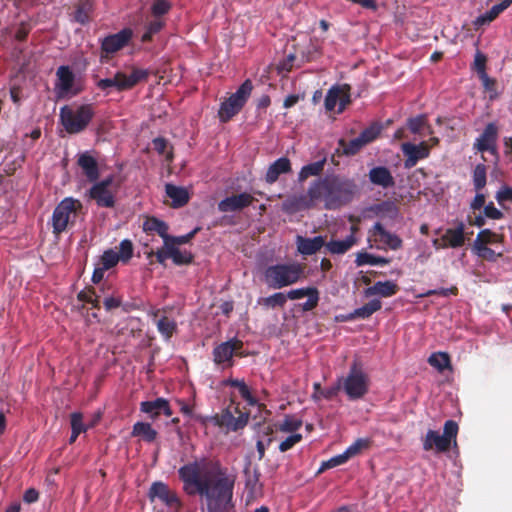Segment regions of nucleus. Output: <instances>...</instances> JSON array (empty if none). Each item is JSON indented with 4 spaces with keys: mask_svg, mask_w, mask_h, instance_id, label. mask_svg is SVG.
<instances>
[{
    "mask_svg": "<svg viewBox=\"0 0 512 512\" xmlns=\"http://www.w3.org/2000/svg\"><path fill=\"white\" fill-rule=\"evenodd\" d=\"M178 474L188 495L198 493L207 499L208 512H229L235 481L219 461L204 457L183 465Z\"/></svg>",
    "mask_w": 512,
    "mask_h": 512,
    "instance_id": "obj_1",
    "label": "nucleus"
},
{
    "mask_svg": "<svg viewBox=\"0 0 512 512\" xmlns=\"http://www.w3.org/2000/svg\"><path fill=\"white\" fill-rule=\"evenodd\" d=\"M357 185L353 179L331 175L311 183V193L328 210L338 209L353 199Z\"/></svg>",
    "mask_w": 512,
    "mask_h": 512,
    "instance_id": "obj_2",
    "label": "nucleus"
},
{
    "mask_svg": "<svg viewBox=\"0 0 512 512\" xmlns=\"http://www.w3.org/2000/svg\"><path fill=\"white\" fill-rule=\"evenodd\" d=\"M94 116L92 104H82L76 108L64 105L59 113L60 123L68 134H79L86 130Z\"/></svg>",
    "mask_w": 512,
    "mask_h": 512,
    "instance_id": "obj_3",
    "label": "nucleus"
},
{
    "mask_svg": "<svg viewBox=\"0 0 512 512\" xmlns=\"http://www.w3.org/2000/svg\"><path fill=\"white\" fill-rule=\"evenodd\" d=\"M304 272L299 263H279L264 270V281L268 287L281 289L298 282Z\"/></svg>",
    "mask_w": 512,
    "mask_h": 512,
    "instance_id": "obj_4",
    "label": "nucleus"
},
{
    "mask_svg": "<svg viewBox=\"0 0 512 512\" xmlns=\"http://www.w3.org/2000/svg\"><path fill=\"white\" fill-rule=\"evenodd\" d=\"M82 202L73 197H66L55 207L52 214L53 233L59 235L69 226H73L82 212Z\"/></svg>",
    "mask_w": 512,
    "mask_h": 512,
    "instance_id": "obj_5",
    "label": "nucleus"
},
{
    "mask_svg": "<svg viewBox=\"0 0 512 512\" xmlns=\"http://www.w3.org/2000/svg\"><path fill=\"white\" fill-rule=\"evenodd\" d=\"M458 430V424L454 420H447L444 423L442 435L438 431L429 429L422 439L423 450H435L436 453L449 451L452 444H457Z\"/></svg>",
    "mask_w": 512,
    "mask_h": 512,
    "instance_id": "obj_6",
    "label": "nucleus"
},
{
    "mask_svg": "<svg viewBox=\"0 0 512 512\" xmlns=\"http://www.w3.org/2000/svg\"><path fill=\"white\" fill-rule=\"evenodd\" d=\"M150 72L147 69L132 67L131 74L116 72L111 78H104L97 81L96 86L102 91L109 93L111 88L117 91H126L132 89L138 83L147 81Z\"/></svg>",
    "mask_w": 512,
    "mask_h": 512,
    "instance_id": "obj_7",
    "label": "nucleus"
},
{
    "mask_svg": "<svg viewBox=\"0 0 512 512\" xmlns=\"http://www.w3.org/2000/svg\"><path fill=\"white\" fill-rule=\"evenodd\" d=\"M252 90V81L246 79L235 93L221 103L218 116L222 123H227L240 112L251 95Z\"/></svg>",
    "mask_w": 512,
    "mask_h": 512,
    "instance_id": "obj_8",
    "label": "nucleus"
},
{
    "mask_svg": "<svg viewBox=\"0 0 512 512\" xmlns=\"http://www.w3.org/2000/svg\"><path fill=\"white\" fill-rule=\"evenodd\" d=\"M343 388L350 400L364 397L369 389L368 375L363 371L361 363L354 361L344 380Z\"/></svg>",
    "mask_w": 512,
    "mask_h": 512,
    "instance_id": "obj_9",
    "label": "nucleus"
},
{
    "mask_svg": "<svg viewBox=\"0 0 512 512\" xmlns=\"http://www.w3.org/2000/svg\"><path fill=\"white\" fill-rule=\"evenodd\" d=\"M93 185L88 191L89 197L96 202L99 207L113 208L116 200L115 196L120 187L115 183V176L109 175L101 181L92 182Z\"/></svg>",
    "mask_w": 512,
    "mask_h": 512,
    "instance_id": "obj_10",
    "label": "nucleus"
},
{
    "mask_svg": "<svg viewBox=\"0 0 512 512\" xmlns=\"http://www.w3.org/2000/svg\"><path fill=\"white\" fill-rule=\"evenodd\" d=\"M243 347V341L237 337L230 338L225 342L217 344L212 351L213 362L216 365L221 366L222 369L232 367L234 365V356H246L243 352Z\"/></svg>",
    "mask_w": 512,
    "mask_h": 512,
    "instance_id": "obj_11",
    "label": "nucleus"
},
{
    "mask_svg": "<svg viewBox=\"0 0 512 512\" xmlns=\"http://www.w3.org/2000/svg\"><path fill=\"white\" fill-rule=\"evenodd\" d=\"M133 37L131 28H123L117 33L109 34L100 41V62L108 63L113 56L126 47Z\"/></svg>",
    "mask_w": 512,
    "mask_h": 512,
    "instance_id": "obj_12",
    "label": "nucleus"
},
{
    "mask_svg": "<svg viewBox=\"0 0 512 512\" xmlns=\"http://www.w3.org/2000/svg\"><path fill=\"white\" fill-rule=\"evenodd\" d=\"M498 127L495 123H488L481 135L476 139L473 148L481 153L488 152L494 157V163L499 161L497 150Z\"/></svg>",
    "mask_w": 512,
    "mask_h": 512,
    "instance_id": "obj_13",
    "label": "nucleus"
},
{
    "mask_svg": "<svg viewBox=\"0 0 512 512\" xmlns=\"http://www.w3.org/2000/svg\"><path fill=\"white\" fill-rule=\"evenodd\" d=\"M148 497L151 501L159 499L167 507L176 511H178L182 506V502L177 493L171 490L168 485L162 481L152 483L148 492Z\"/></svg>",
    "mask_w": 512,
    "mask_h": 512,
    "instance_id": "obj_14",
    "label": "nucleus"
},
{
    "mask_svg": "<svg viewBox=\"0 0 512 512\" xmlns=\"http://www.w3.org/2000/svg\"><path fill=\"white\" fill-rule=\"evenodd\" d=\"M350 100V86L348 84L332 86L325 97L324 105L326 110L333 111L337 104L338 113L344 111Z\"/></svg>",
    "mask_w": 512,
    "mask_h": 512,
    "instance_id": "obj_15",
    "label": "nucleus"
},
{
    "mask_svg": "<svg viewBox=\"0 0 512 512\" xmlns=\"http://www.w3.org/2000/svg\"><path fill=\"white\" fill-rule=\"evenodd\" d=\"M401 150L406 156L404 166L407 169L413 168L419 160L427 158L430 154V147L425 141L418 145L410 142L402 143Z\"/></svg>",
    "mask_w": 512,
    "mask_h": 512,
    "instance_id": "obj_16",
    "label": "nucleus"
},
{
    "mask_svg": "<svg viewBox=\"0 0 512 512\" xmlns=\"http://www.w3.org/2000/svg\"><path fill=\"white\" fill-rule=\"evenodd\" d=\"M254 200L255 198L247 192L232 194L218 202L217 208L222 213L237 212L250 206Z\"/></svg>",
    "mask_w": 512,
    "mask_h": 512,
    "instance_id": "obj_17",
    "label": "nucleus"
},
{
    "mask_svg": "<svg viewBox=\"0 0 512 512\" xmlns=\"http://www.w3.org/2000/svg\"><path fill=\"white\" fill-rule=\"evenodd\" d=\"M318 202L317 198H314L311 193V186L308 188L306 194L293 195L288 197L283 202V210L289 214L309 209Z\"/></svg>",
    "mask_w": 512,
    "mask_h": 512,
    "instance_id": "obj_18",
    "label": "nucleus"
},
{
    "mask_svg": "<svg viewBox=\"0 0 512 512\" xmlns=\"http://www.w3.org/2000/svg\"><path fill=\"white\" fill-rule=\"evenodd\" d=\"M55 93L58 99L64 98L74 84L75 76L69 66H60L56 72Z\"/></svg>",
    "mask_w": 512,
    "mask_h": 512,
    "instance_id": "obj_19",
    "label": "nucleus"
},
{
    "mask_svg": "<svg viewBox=\"0 0 512 512\" xmlns=\"http://www.w3.org/2000/svg\"><path fill=\"white\" fill-rule=\"evenodd\" d=\"M77 165L81 168L89 182H95L99 179L100 172L98 162L88 151L78 155Z\"/></svg>",
    "mask_w": 512,
    "mask_h": 512,
    "instance_id": "obj_20",
    "label": "nucleus"
},
{
    "mask_svg": "<svg viewBox=\"0 0 512 512\" xmlns=\"http://www.w3.org/2000/svg\"><path fill=\"white\" fill-rule=\"evenodd\" d=\"M441 240L443 241V246H448V248L462 247L466 241L465 224L462 221H458L455 228L446 229Z\"/></svg>",
    "mask_w": 512,
    "mask_h": 512,
    "instance_id": "obj_21",
    "label": "nucleus"
},
{
    "mask_svg": "<svg viewBox=\"0 0 512 512\" xmlns=\"http://www.w3.org/2000/svg\"><path fill=\"white\" fill-rule=\"evenodd\" d=\"M369 181L383 189L392 188L395 185L394 177L390 170L385 166H376L370 169L368 173Z\"/></svg>",
    "mask_w": 512,
    "mask_h": 512,
    "instance_id": "obj_22",
    "label": "nucleus"
},
{
    "mask_svg": "<svg viewBox=\"0 0 512 512\" xmlns=\"http://www.w3.org/2000/svg\"><path fill=\"white\" fill-rule=\"evenodd\" d=\"M296 245L300 254L310 256L317 253L325 246V237L321 235L313 238L297 236Z\"/></svg>",
    "mask_w": 512,
    "mask_h": 512,
    "instance_id": "obj_23",
    "label": "nucleus"
},
{
    "mask_svg": "<svg viewBox=\"0 0 512 512\" xmlns=\"http://www.w3.org/2000/svg\"><path fill=\"white\" fill-rule=\"evenodd\" d=\"M245 487L249 499H254L262 493V484L260 483V472L258 468L251 470L250 464L244 469Z\"/></svg>",
    "mask_w": 512,
    "mask_h": 512,
    "instance_id": "obj_24",
    "label": "nucleus"
},
{
    "mask_svg": "<svg viewBox=\"0 0 512 512\" xmlns=\"http://www.w3.org/2000/svg\"><path fill=\"white\" fill-rule=\"evenodd\" d=\"M399 291V286L390 280L378 281L373 286H370L364 290L366 297L379 295L384 298L392 297Z\"/></svg>",
    "mask_w": 512,
    "mask_h": 512,
    "instance_id": "obj_25",
    "label": "nucleus"
},
{
    "mask_svg": "<svg viewBox=\"0 0 512 512\" xmlns=\"http://www.w3.org/2000/svg\"><path fill=\"white\" fill-rule=\"evenodd\" d=\"M370 232L375 237L380 236V240L391 250H398L403 245L402 239L398 235L387 231L380 222L375 223Z\"/></svg>",
    "mask_w": 512,
    "mask_h": 512,
    "instance_id": "obj_26",
    "label": "nucleus"
},
{
    "mask_svg": "<svg viewBox=\"0 0 512 512\" xmlns=\"http://www.w3.org/2000/svg\"><path fill=\"white\" fill-rule=\"evenodd\" d=\"M291 169L290 160L287 157H281L270 164L265 175V180L267 183L272 184L278 180L280 175L289 173Z\"/></svg>",
    "mask_w": 512,
    "mask_h": 512,
    "instance_id": "obj_27",
    "label": "nucleus"
},
{
    "mask_svg": "<svg viewBox=\"0 0 512 512\" xmlns=\"http://www.w3.org/2000/svg\"><path fill=\"white\" fill-rule=\"evenodd\" d=\"M512 4V0H502L500 3L493 5L484 14H481L474 21V25L479 27L490 24L494 21L503 11H505Z\"/></svg>",
    "mask_w": 512,
    "mask_h": 512,
    "instance_id": "obj_28",
    "label": "nucleus"
},
{
    "mask_svg": "<svg viewBox=\"0 0 512 512\" xmlns=\"http://www.w3.org/2000/svg\"><path fill=\"white\" fill-rule=\"evenodd\" d=\"M166 195L172 200L171 207L181 208L185 206L190 196L188 191L184 187L175 186L173 184H166L165 186Z\"/></svg>",
    "mask_w": 512,
    "mask_h": 512,
    "instance_id": "obj_29",
    "label": "nucleus"
},
{
    "mask_svg": "<svg viewBox=\"0 0 512 512\" xmlns=\"http://www.w3.org/2000/svg\"><path fill=\"white\" fill-rule=\"evenodd\" d=\"M382 307V302L379 299H373L362 307L355 309L344 317L346 321H352L355 319H367L375 312L379 311Z\"/></svg>",
    "mask_w": 512,
    "mask_h": 512,
    "instance_id": "obj_30",
    "label": "nucleus"
},
{
    "mask_svg": "<svg viewBox=\"0 0 512 512\" xmlns=\"http://www.w3.org/2000/svg\"><path fill=\"white\" fill-rule=\"evenodd\" d=\"M143 230L147 234H158L163 239L164 245L167 244L169 226L166 222L156 217H148L143 223Z\"/></svg>",
    "mask_w": 512,
    "mask_h": 512,
    "instance_id": "obj_31",
    "label": "nucleus"
},
{
    "mask_svg": "<svg viewBox=\"0 0 512 512\" xmlns=\"http://www.w3.org/2000/svg\"><path fill=\"white\" fill-rule=\"evenodd\" d=\"M92 11V0H77L74 4L73 20L81 25H85L90 22Z\"/></svg>",
    "mask_w": 512,
    "mask_h": 512,
    "instance_id": "obj_32",
    "label": "nucleus"
},
{
    "mask_svg": "<svg viewBox=\"0 0 512 512\" xmlns=\"http://www.w3.org/2000/svg\"><path fill=\"white\" fill-rule=\"evenodd\" d=\"M357 243V238L348 235L344 240L325 241L326 250L333 255H342L349 251Z\"/></svg>",
    "mask_w": 512,
    "mask_h": 512,
    "instance_id": "obj_33",
    "label": "nucleus"
},
{
    "mask_svg": "<svg viewBox=\"0 0 512 512\" xmlns=\"http://www.w3.org/2000/svg\"><path fill=\"white\" fill-rule=\"evenodd\" d=\"M488 241L485 240L484 243L480 242V237L476 238L473 243L472 250L473 252L481 259L496 262L499 258L503 256L502 252H495L493 249L488 247Z\"/></svg>",
    "mask_w": 512,
    "mask_h": 512,
    "instance_id": "obj_34",
    "label": "nucleus"
},
{
    "mask_svg": "<svg viewBox=\"0 0 512 512\" xmlns=\"http://www.w3.org/2000/svg\"><path fill=\"white\" fill-rule=\"evenodd\" d=\"M248 419V413H240L237 417H235L230 411L227 410L221 415L220 424L226 426L232 431H237L247 425Z\"/></svg>",
    "mask_w": 512,
    "mask_h": 512,
    "instance_id": "obj_35",
    "label": "nucleus"
},
{
    "mask_svg": "<svg viewBox=\"0 0 512 512\" xmlns=\"http://www.w3.org/2000/svg\"><path fill=\"white\" fill-rule=\"evenodd\" d=\"M131 435L133 437H142L146 442H153L157 438V431L149 423L136 422L133 425Z\"/></svg>",
    "mask_w": 512,
    "mask_h": 512,
    "instance_id": "obj_36",
    "label": "nucleus"
},
{
    "mask_svg": "<svg viewBox=\"0 0 512 512\" xmlns=\"http://www.w3.org/2000/svg\"><path fill=\"white\" fill-rule=\"evenodd\" d=\"M365 145L362 143L361 139L358 137L346 141L345 139H340L338 141V148L336 152L338 154H343L346 156H352L357 154Z\"/></svg>",
    "mask_w": 512,
    "mask_h": 512,
    "instance_id": "obj_37",
    "label": "nucleus"
},
{
    "mask_svg": "<svg viewBox=\"0 0 512 512\" xmlns=\"http://www.w3.org/2000/svg\"><path fill=\"white\" fill-rule=\"evenodd\" d=\"M223 384L225 386H231V387H235L238 389L241 397L251 406H254L257 404V400L255 397H253V395L251 394L250 392V389L249 387L246 385V383L244 382V380H239V379H233V378H229V379H226L224 380Z\"/></svg>",
    "mask_w": 512,
    "mask_h": 512,
    "instance_id": "obj_38",
    "label": "nucleus"
},
{
    "mask_svg": "<svg viewBox=\"0 0 512 512\" xmlns=\"http://www.w3.org/2000/svg\"><path fill=\"white\" fill-rule=\"evenodd\" d=\"M325 164H326V157H322L318 161L304 165L299 172V176H298L299 181H304L311 176L320 175L324 170Z\"/></svg>",
    "mask_w": 512,
    "mask_h": 512,
    "instance_id": "obj_39",
    "label": "nucleus"
},
{
    "mask_svg": "<svg viewBox=\"0 0 512 512\" xmlns=\"http://www.w3.org/2000/svg\"><path fill=\"white\" fill-rule=\"evenodd\" d=\"M428 363L439 372H443L446 369H451L450 356L446 352L432 353L428 358Z\"/></svg>",
    "mask_w": 512,
    "mask_h": 512,
    "instance_id": "obj_40",
    "label": "nucleus"
},
{
    "mask_svg": "<svg viewBox=\"0 0 512 512\" xmlns=\"http://www.w3.org/2000/svg\"><path fill=\"white\" fill-rule=\"evenodd\" d=\"M159 333L164 337L165 340H169L177 330V323L174 319H170L167 316H162L156 322Z\"/></svg>",
    "mask_w": 512,
    "mask_h": 512,
    "instance_id": "obj_41",
    "label": "nucleus"
},
{
    "mask_svg": "<svg viewBox=\"0 0 512 512\" xmlns=\"http://www.w3.org/2000/svg\"><path fill=\"white\" fill-rule=\"evenodd\" d=\"M355 263L357 266L363 265H387L390 263L388 258L376 256L367 252H359L357 254Z\"/></svg>",
    "mask_w": 512,
    "mask_h": 512,
    "instance_id": "obj_42",
    "label": "nucleus"
},
{
    "mask_svg": "<svg viewBox=\"0 0 512 512\" xmlns=\"http://www.w3.org/2000/svg\"><path fill=\"white\" fill-rule=\"evenodd\" d=\"M169 250L170 258L176 265H186L193 262L194 256L191 252L181 251L175 246H164Z\"/></svg>",
    "mask_w": 512,
    "mask_h": 512,
    "instance_id": "obj_43",
    "label": "nucleus"
},
{
    "mask_svg": "<svg viewBox=\"0 0 512 512\" xmlns=\"http://www.w3.org/2000/svg\"><path fill=\"white\" fill-rule=\"evenodd\" d=\"M165 405V398H157L153 401H143L140 404V410L144 413L150 414L152 419H156Z\"/></svg>",
    "mask_w": 512,
    "mask_h": 512,
    "instance_id": "obj_44",
    "label": "nucleus"
},
{
    "mask_svg": "<svg viewBox=\"0 0 512 512\" xmlns=\"http://www.w3.org/2000/svg\"><path fill=\"white\" fill-rule=\"evenodd\" d=\"M473 185L477 192L481 191L487 183V168L484 164H477L473 170Z\"/></svg>",
    "mask_w": 512,
    "mask_h": 512,
    "instance_id": "obj_45",
    "label": "nucleus"
},
{
    "mask_svg": "<svg viewBox=\"0 0 512 512\" xmlns=\"http://www.w3.org/2000/svg\"><path fill=\"white\" fill-rule=\"evenodd\" d=\"M164 25H165L164 21H162L160 19H155V20L150 21L145 27V32L143 33V35L141 37V41L143 43L152 41L153 36L155 34L159 33L162 30V28L164 27Z\"/></svg>",
    "mask_w": 512,
    "mask_h": 512,
    "instance_id": "obj_46",
    "label": "nucleus"
},
{
    "mask_svg": "<svg viewBox=\"0 0 512 512\" xmlns=\"http://www.w3.org/2000/svg\"><path fill=\"white\" fill-rule=\"evenodd\" d=\"M287 302V297L282 292L274 293L265 298H261L259 300V304L265 306L266 308H276V307H284Z\"/></svg>",
    "mask_w": 512,
    "mask_h": 512,
    "instance_id": "obj_47",
    "label": "nucleus"
},
{
    "mask_svg": "<svg viewBox=\"0 0 512 512\" xmlns=\"http://www.w3.org/2000/svg\"><path fill=\"white\" fill-rule=\"evenodd\" d=\"M371 443L372 441L369 438H359L345 450L346 455L352 458L360 454L363 450L368 449Z\"/></svg>",
    "mask_w": 512,
    "mask_h": 512,
    "instance_id": "obj_48",
    "label": "nucleus"
},
{
    "mask_svg": "<svg viewBox=\"0 0 512 512\" xmlns=\"http://www.w3.org/2000/svg\"><path fill=\"white\" fill-rule=\"evenodd\" d=\"M119 261L120 257H118V253L112 249H108L104 251L100 257L99 265H101L103 269L109 270L116 266Z\"/></svg>",
    "mask_w": 512,
    "mask_h": 512,
    "instance_id": "obj_49",
    "label": "nucleus"
},
{
    "mask_svg": "<svg viewBox=\"0 0 512 512\" xmlns=\"http://www.w3.org/2000/svg\"><path fill=\"white\" fill-rule=\"evenodd\" d=\"M199 230H200V228L197 227L194 230H192L191 232H189L185 235H182V236L168 235L167 244H165L164 246H175L176 247V245H182V244L189 243L194 238V236L198 233Z\"/></svg>",
    "mask_w": 512,
    "mask_h": 512,
    "instance_id": "obj_50",
    "label": "nucleus"
},
{
    "mask_svg": "<svg viewBox=\"0 0 512 512\" xmlns=\"http://www.w3.org/2000/svg\"><path fill=\"white\" fill-rule=\"evenodd\" d=\"M381 132V127L377 124H373L369 126L368 128L364 129L360 135L359 138L361 139L362 143L364 145L374 141L378 135Z\"/></svg>",
    "mask_w": 512,
    "mask_h": 512,
    "instance_id": "obj_51",
    "label": "nucleus"
},
{
    "mask_svg": "<svg viewBox=\"0 0 512 512\" xmlns=\"http://www.w3.org/2000/svg\"><path fill=\"white\" fill-rule=\"evenodd\" d=\"M482 82L485 92L489 94V99L491 101L495 100L498 97L497 92V82L494 78H491L487 75L479 78Z\"/></svg>",
    "mask_w": 512,
    "mask_h": 512,
    "instance_id": "obj_52",
    "label": "nucleus"
},
{
    "mask_svg": "<svg viewBox=\"0 0 512 512\" xmlns=\"http://www.w3.org/2000/svg\"><path fill=\"white\" fill-rule=\"evenodd\" d=\"M480 237V242L481 243H484L485 240H489L488 241V245L489 244H494V243H503L504 242V235L503 234H497L495 232H493L492 230L490 229H483L481 230L476 238H479Z\"/></svg>",
    "mask_w": 512,
    "mask_h": 512,
    "instance_id": "obj_53",
    "label": "nucleus"
},
{
    "mask_svg": "<svg viewBox=\"0 0 512 512\" xmlns=\"http://www.w3.org/2000/svg\"><path fill=\"white\" fill-rule=\"evenodd\" d=\"M313 387L315 390L313 397L315 399H319L320 397H323L327 400H331L337 395L338 390H339V387H330V388L322 389L320 383H314Z\"/></svg>",
    "mask_w": 512,
    "mask_h": 512,
    "instance_id": "obj_54",
    "label": "nucleus"
},
{
    "mask_svg": "<svg viewBox=\"0 0 512 512\" xmlns=\"http://www.w3.org/2000/svg\"><path fill=\"white\" fill-rule=\"evenodd\" d=\"M302 426V421L291 416H286L278 428L282 432H295Z\"/></svg>",
    "mask_w": 512,
    "mask_h": 512,
    "instance_id": "obj_55",
    "label": "nucleus"
},
{
    "mask_svg": "<svg viewBox=\"0 0 512 512\" xmlns=\"http://www.w3.org/2000/svg\"><path fill=\"white\" fill-rule=\"evenodd\" d=\"M133 256V244L130 240L124 239L119 244V253L118 257H120V261L126 263Z\"/></svg>",
    "mask_w": 512,
    "mask_h": 512,
    "instance_id": "obj_56",
    "label": "nucleus"
},
{
    "mask_svg": "<svg viewBox=\"0 0 512 512\" xmlns=\"http://www.w3.org/2000/svg\"><path fill=\"white\" fill-rule=\"evenodd\" d=\"M171 4L167 0H155L151 6L152 15L160 17L169 12Z\"/></svg>",
    "mask_w": 512,
    "mask_h": 512,
    "instance_id": "obj_57",
    "label": "nucleus"
},
{
    "mask_svg": "<svg viewBox=\"0 0 512 512\" xmlns=\"http://www.w3.org/2000/svg\"><path fill=\"white\" fill-rule=\"evenodd\" d=\"M495 198L498 204L503 208L507 209L505 203L512 202V187L504 186L500 190L497 191Z\"/></svg>",
    "mask_w": 512,
    "mask_h": 512,
    "instance_id": "obj_58",
    "label": "nucleus"
},
{
    "mask_svg": "<svg viewBox=\"0 0 512 512\" xmlns=\"http://www.w3.org/2000/svg\"><path fill=\"white\" fill-rule=\"evenodd\" d=\"M486 62H487L486 56L481 52H477L475 55L473 68L477 72L479 78L487 75Z\"/></svg>",
    "mask_w": 512,
    "mask_h": 512,
    "instance_id": "obj_59",
    "label": "nucleus"
},
{
    "mask_svg": "<svg viewBox=\"0 0 512 512\" xmlns=\"http://www.w3.org/2000/svg\"><path fill=\"white\" fill-rule=\"evenodd\" d=\"M307 297V301L300 305L301 309L305 312L311 311L318 306L320 300L319 290L317 288L313 289V291L307 295Z\"/></svg>",
    "mask_w": 512,
    "mask_h": 512,
    "instance_id": "obj_60",
    "label": "nucleus"
},
{
    "mask_svg": "<svg viewBox=\"0 0 512 512\" xmlns=\"http://www.w3.org/2000/svg\"><path fill=\"white\" fill-rule=\"evenodd\" d=\"M349 459L350 458L348 457V455H346V452L344 451L342 454L336 455L330 458L328 461L323 462L320 471L342 465L346 463Z\"/></svg>",
    "mask_w": 512,
    "mask_h": 512,
    "instance_id": "obj_61",
    "label": "nucleus"
},
{
    "mask_svg": "<svg viewBox=\"0 0 512 512\" xmlns=\"http://www.w3.org/2000/svg\"><path fill=\"white\" fill-rule=\"evenodd\" d=\"M71 429L76 433H82L87 430L83 423V415L80 412H74L70 416Z\"/></svg>",
    "mask_w": 512,
    "mask_h": 512,
    "instance_id": "obj_62",
    "label": "nucleus"
},
{
    "mask_svg": "<svg viewBox=\"0 0 512 512\" xmlns=\"http://www.w3.org/2000/svg\"><path fill=\"white\" fill-rule=\"evenodd\" d=\"M426 124V116L425 115H419L414 118L408 119L407 126L409 130L414 133L418 134L421 132L422 128Z\"/></svg>",
    "mask_w": 512,
    "mask_h": 512,
    "instance_id": "obj_63",
    "label": "nucleus"
},
{
    "mask_svg": "<svg viewBox=\"0 0 512 512\" xmlns=\"http://www.w3.org/2000/svg\"><path fill=\"white\" fill-rule=\"evenodd\" d=\"M122 305V297L115 296L114 292L104 297L103 306L106 311H112Z\"/></svg>",
    "mask_w": 512,
    "mask_h": 512,
    "instance_id": "obj_64",
    "label": "nucleus"
}]
</instances>
